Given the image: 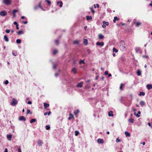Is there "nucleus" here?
Listing matches in <instances>:
<instances>
[{"instance_id":"1","label":"nucleus","mask_w":152,"mask_h":152,"mask_svg":"<svg viewBox=\"0 0 152 152\" xmlns=\"http://www.w3.org/2000/svg\"><path fill=\"white\" fill-rule=\"evenodd\" d=\"M127 45L123 41H121L120 42V48L122 51L126 50L127 49Z\"/></svg>"},{"instance_id":"2","label":"nucleus","mask_w":152,"mask_h":152,"mask_svg":"<svg viewBox=\"0 0 152 152\" xmlns=\"http://www.w3.org/2000/svg\"><path fill=\"white\" fill-rule=\"evenodd\" d=\"M12 0H3V3L6 5H10L11 4Z\"/></svg>"},{"instance_id":"3","label":"nucleus","mask_w":152,"mask_h":152,"mask_svg":"<svg viewBox=\"0 0 152 152\" xmlns=\"http://www.w3.org/2000/svg\"><path fill=\"white\" fill-rule=\"evenodd\" d=\"M18 103L17 100L15 98H13L12 99V102L11 104L12 106H14L16 104Z\"/></svg>"},{"instance_id":"4","label":"nucleus","mask_w":152,"mask_h":152,"mask_svg":"<svg viewBox=\"0 0 152 152\" xmlns=\"http://www.w3.org/2000/svg\"><path fill=\"white\" fill-rule=\"evenodd\" d=\"M7 15V12L6 11L4 10L1 12L0 13V15L2 16H5Z\"/></svg>"},{"instance_id":"5","label":"nucleus","mask_w":152,"mask_h":152,"mask_svg":"<svg viewBox=\"0 0 152 152\" xmlns=\"http://www.w3.org/2000/svg\"><path fill=\"white\" fill-rule=\"evenodd\" d=\"M136 53H141V52L140 50V48L138 47H136L135 49Z\"/></svg>"},{"instance_id":"6","label":"nucleus","mask_w":152,"mask_h":152,"mask_svg":"<svg viewBox=\"0 0 152 152\" xmlns=\"http://www.w3.org/2000/svg\"><path fill=\"white\" fill-rule=\"evenodd\" d=\"M43 143V142H42V140H38L37 144H38V145L39 146H41L42 145Z\"/></svg>"},{"instance_id":"7","label":"nucleus","mask_w":152,"mask_h":152,"mask_svg":"<svg viewBox=\"0 0 152 152\" xmlns=\"http://www.w3.org/2000/svg\"><path fill=\"white\" fill-rule=\"evenodd\" d=\"M96 44L97 45H99L100 47H102L104 45V43L103 42H96Z\"/></svg>"},{"instance_id":"8","label":"nucleus","mask_w":152,"mask_h":152,"mask_svg":"<svg viewBox=\"0 0 152 152\" xmlns=\"http://www.w3.org/2000/svg\"><path fill=\"white\" fill-rule=\"evenodd\" d=\"M83 82H81L78 84L77 86V87L81 88L83 86Z\"/></svg>"},{"instance_id":"9","label":"nucleus","mask_w":152,"mask_h":152,"mask_svg":"<svg viewBox=\"0 0 152 152\" xmlns=\"http://www.w3.org/2000/svg\"><path fill=\"white\" fill-rule=\"evenodd\" d=\"M19 120L20 121L23 120L25 121H26V119L23 116H22L19 117Z\"/></svg>"},{"instance_id":"10","label":"nucleus","mask_w":152,"mask_h":152,"mask_svg":"<svg viewBox=\"0 0 152 152\" xmlns=\"http://www.w3.org/2000/svg\"><path fill=\"white\" fill-rule=\"evenodd\" d=\"M146 87L148 90H150L152 88V85L151 84H147L146 85Z\"/></svg>"},{"instance_id":"11","label":"nucleus","mask_w":152,"mask_h":152,"mask_svg":"<svg viewBox=\"0 0 152 152\" xmlns=\"http://www.w3.org/2000/svg\"><path fill=\"white\" fill-rule=\"evenodd\" d=\"M125 134L126 137H130L131 135H130V133L127 131L125 132Z\"/></svg>"},{"instance_id":"12","label":"nucleus","mask_w":152,"mask_h":152,"mask_svg":"<svg viewBox=\"0 0 152 152\" xmlns=\"http://www.w3.org/2000/svg\"><path fill=\"white\" fill-rule=\"evenodd\" d=\"M97 141L98 143H103L104 142L103 140L102 139H99L97 140Z\"/></svg>"},{"instance_id":"13","label":"nucleus","mask_w":152,"mask_h":152,"mask_svg":"<svg viewBox=\"0 0 152 152\" xmlns=\"http://www.w3.org/2000/svg\"><path fill=\"white\" fill-rule=\"evenodd\" d=\"M7 137L8 140H11L12 137V135L11 134H7Z\"/></svg>"},{"instance_id":"14","label":"nucleus","mask_w":152,"mask_h":152,"mask_svg":"<svg viewBox=\"0 0 152 152\" xmlns=\"http://www.w3.org/2000/svg\"><path fill=\"white\" fill-rule=\"evenodd\" d=\"M57 4L58 5L59 4V6L60 7H62L63 3L62 2V1H58V2H57Z\"/></svg>"},{"instance_id":"15","label":"nucleus","mask_w":152,"mask_h":152,"mask_svg":"<svg viewBox=\"0 0 152 152\" xmlns=\"http://www.w3.org/2000/svg\"><path fill=\"white\" fill-rule=\"evenodd\" d=\"M128 121L129 123H134V120L132 118H131L129 119Z\"/></svg>"},{"instance_id":"16","label":"nucleus","mask_w":152,"mask_h":152,"mask_svg":"<svg viewBox=\"0 0 152 152\" xmlns=\"http://www.w3.org/2000/svg\"><path fill=\"white\" fill-rule=\"evenodd\" d=\"M18 11V10H14L13 11L12 13H13V16H14V17H15L16 15H15V13L16 12H17Z\"/></svg>"},{"instance_id":"17","label":"nucleus","mask_w":152,"mask_h":152,"mask_svg":"<svg viewBox=\"0 0 152 152\" xmlns=\"http://www.w3.org/2000/svg\"><path fill=\"white\" fill-rule=\"evenodd\" d=\"M49 106V104L48 103H44V107L45 109L47 107H48Z\"/></svg>"},{"instance_id":"18","label":"nucleus","mask_w":152,"mask_h":152,"mask_svg":"<svg viewBox=\"0 0 152 152\" xmlns=\"http://www.w3.org/2000/svg\"><path fill=\"white\" fill-rule=\"evenodd\" d=\"M108 115L109 117H113V112L110 111L108 113Z\"/></svg>"},{"instance_id":"19","label":"nucleus","mask_w":152,"mask_h":152,"mask_svg":"<svg viewBox=\"0 0 152 152\" xmlns=\"http://www.w3.org/2000/svg\"><path fill=\"white\" fill-rule=\"evenodd\" d=\"M137 74L138 76H140L141 74V72L140 70H138L137 72Z\"/></svg>"},{"instance_id":"20","label":"nucleus","mask_w":152,"mask_h":152,"mask_svg":"<svg viewBox=\"0 0 152 152\" xmlns=\"http://www.w3.org/2000/svg\"><path fill=\"white\" fill-rule=\"evenodd\" d=\"M140 111H139L138 112V114H136V112H135L134 114L135 115H136L137 117H140V115H139V114H140Z\"/></svg>"},{"instance_id":"21","label":"nucleus","mask_w":152,"mask_h":152,"mask_svg":"<svg viewBox=\"0 0 152 152\" xmlns=\"http://www.w3.org/2000/svg\"><path fill=\"white\" fill-rule=\"evenodd\" d=\"M83 43L84 44L86 45L88 44V40L87 39H84Z\"/></svg>"},{"instance_id":"22","label":"nucleus","mask_w":152,"mask_h":152,"mask_svg":"<svg viewBox=\"0 0 152 152\" xmlns=\"http://www.w3.org/2000/svg\"><path fill=\"white\" fill-rule=\"evenodd\" d=\"M86 20H91L92 19V17L91 16H86Z\"/></svg>"},{"instance_id":"23","label":"nucleus","mask_w":152,"mask_h":152,"mask_svg":"<svg viewBox=\"0 0 152 152\" xmlns=\"http://www.w3.org/2000/svg\"><path fill=\"white\" fill-rule=\"evenodd\" d=\"M134 23L136 24V26L137 27H138L139 26H140L141 24L140 22L135 23V22H134Z\"/></svg>"},{"instance_id":"24","label":"nucleus","mask_w":152,"mask_h":152,"mask_svg":"<svg viewBox=\"0 0 152 152\" xmlns=\"http://www.w3.org/2000/svg\"><path fill=\"white\" fill-rule=\"evenodd\" d=\"M145 104V102L143 101H141L140 102V104L141 106H143Z\"/></svg>"},{"instance_id":"25","label":"nucleus","mask_w":152,"mask_h":152,"mask_svg":"<svg viewBox=\"0 0 152 152\" xmlns=\"http://www.w3.org/2000/svg\"><path fill=\"white\" fill-rule=\"evenodd\" d=\"M118 20V18L117 17H114V19L113 20V22L114 23H115L116 20Z\"/></svg>"},{"instance_id":"26","label":"nucleus","mask_w":152,"mask_h":152,"mask_svg":"<svg viewBox=\"0 0 152 152\" xmlns=\"http://www.w3.org/2000/svg\"><path fill=\"white\" fill-rule=\"evenodd\" d=\"M79 43V41L78 40H76L73 42V44H78Z\"/></svg>"},{"instance_id":"27","label":"nucleus","mask_w":152,"mask_h":152,"mask_svg":"<svg viewBox=\"0 0 152 152\" xmlns=\"http://www.w3.org/2000/svg\"><path fill=\"white\" fill-rule=\"evenodd\" d=\"M50 114H51V112L50 111H49L48 112H46L45 113H44V115H46L47 114L48 115H49Z\"/></svg>"},{"instance_id":"28","label":"nucleus","mask_w":152,"mask_h":152,"mask_svg":"<svg viewBox=\"0 0 152 152\" xmlns=\"http://www.w3.org/2000/svg\"><path fill=\"white\" fill-rule=\"evenodd\" d=\"M36 120L35 119L32 118L31 120V121H30V122L31 123H32L33 122H36Z\"/></svg>"},{"instance_id":"29","label":"nucleus","mask_w":152,"mask_h":152,"mask_svg":"<svg viewBox=\"0 0 152 152\" xmlns=\"http://www.w3.org/2000/svg\"><path fill=\"white\" fill-rule=\"evenodd\" d=\"M77 69L75 68H73L72 69V71L74 73H76L77 72Z\"/></svg>"},{"instance_id":"30","label":"nucleus","mask_w":152,"mask_h":152,"mask_svg":"<svg viewBox=\"0 0 152 152\" xmlns=\"http://www.w3.org/2000/svg\"><path fill=\"white\" fill-rule=\"evenodd\" d=\"M113 51L114 52H115V53H116L117 52H118V50L117 49H116V48H113Z\"/></svg>"},{"instance_id":"31","label":"nucleus","mask_w":152,"mask_h":152,"mask_svg":"<svg viewBox=\"0 0 152 152\" xmlns=\"http://www.w3.org/2000/svg\"><path fill=\"white\" fill-rule=\"evenodd\" d=\"M58 52V50L57 49L55 50L53 52V55H55L56 53H57Z\"/></svg>"},{"instance_id":"32","label":"nucleus","mask_w":152,"mask_h":152,"mask_svg":"<svg viewBox=\"0 0 152 152\" xmlns=\"http://www.w3.org/2000/svg\"><path fill=\"white\" fill-rule=\"evenodd\" d=\"M145 94V93L144 92H140L139 94V95L141 96V95L144 96Z\"/></svg>"},{"instance_id":"33","label":"nucleus","mask_w":152,"mask_h":152,"mask_svg":"<svg viewBox=\"0 0 152 152\" xmlns=\"http://www.w3.org/2000/svg\"><path fill=\"white\" fill-rule=\"evenodd\" d=\"M84 60L80 61L79 62V64H81L82 63H83L84 64H85V62H84Z\"/></svg>"},{"instance_id":"34","label":"nucleus","mask_w":152,"mask_h":152,"mask_svg":"<svg viewBox=\"0 0 152 152\" xmlns=\"http://www.w3.org/2000/svg\"><path fill=\"white\" fill-rule=\"evenodd\" d=\"M79 111L78 110H76L74 112V113L75 115H77L79 112Z\"/></svg>"},{"instance_id":"35","label":"nucleus","mask_w":152,"mask_h":152,"mask_svg":"<svg viewBox=\"0 0 152 152\" xmlns=\"http://www.w3.org/2000/svg\"><path fill=\"white\" fill-rule=\"evenodd\" d=\"M55 43L56 45H58L59 43V42L58 39H56L55 41Z\"/></svg>"},{"instance_id":"36","label":"nucleus","mask_w":152,"mask_h":152,"mask_svg":"<svg viewBox=\"0 0 152 152\" xmlns=\"http://www.w3.org/2000/svg\"><path fill=\"white\" fill-rule=\"evenodd\" d=\"M75 135L76 136H77L78 135V134H79V132L78 131H75Z\"/></svg>"},{"instance_id":"37","label":"nucleus","mask_w":152,"mask_h":152,"mask_svg":"<svg viewBox=\"0 0 152 152\" xmlns=\"http://www.w3.org/2000/svg\"><path fill=\"white\" fill-rule=\"evenodd\" d=\"M102 23H104L106 26H108L109 24V23L108 22H106L105 21H103Z\"/></svg>"},{"instance_id":"38","label":"nucleus","mask_w":152,"mask_h":152,"mask_svg":"<svg viewBox=\"0 0 152 152\" xmlns=\"http://www.w3.org/2000/svg\"><path fill=\"white\" fill-rule=\"evenodd\" d=\"M45 1L49 5H50L51 4V2L49 0H45Z\"/></svg>"},{"instance_id":"39","label":"nucleus","mask_w":152,"mask_h":152,"mask_svg":"<svg viewBox=\"0 0 152 152\" xmlns=\"http://www.w3.org/2000/svg\"><path fill=\"white\" fill-rule=\"evenodd\" d=\"M121 140H120L119 138H117L116 139V141L117 142H121Z\"/></svg>"},{"instance_id":"40","label":"nucleus","mask_w":152,"mask_h":152,"mask_svg":"<svg viewBox=\"0 0 152 152\" xmlns=\"http://www.w3.org/2000/svg\"><path fill=\"white\" fill-rule=\"evenodd\" d=\"M104 37L101 34H100L99 35V38H103Z\"/></svg>"},{"instance_id":"41","label":"nucleus","mask_w":152,"mask_h":152,"mask_svg":"<svg viewBox=\"0 0 152 152\" xmlns=\"http://www.w3.org/2000/svg\"><path fill=\"white\" fill-rule=\"evenodd\" d=\"M16 42L18 44H20L21 42V40L19 39H18L16 40Z\"/></svg>"},{"instance_id":"42","label":"nucleus","mask_w":152,"mask_h":152,"mask_svg":"<svg viewBox=\"0 0 152 152\" xmlns=\"http://www.w3.org/2000/svg\"><path fill=\"white\" fill-rule=\"evenodd\" d=\"M45 128L47 130H49L50 128V127L49 126L47 125L46 126Z\"/></svg>"},{"instance_id":"43","label":"nucleus","mask_w":152,"mask_h":152,"mask_svg":"<svg viewBox=\"0 0 152 152\" xmlns=\"http://www.w3.org/2000/svg\"><path fill=\"white\" fill-rule=\"evenodd\" d=\"M23 32L22 31H19L18 33V35H20L21 34H22V33H23Z\"/></svg>"},{"instance_id":"44","label":"nucleus","mask_w":152,"mask_h":152,"mask_svg":"<svg viewBox=\"0 0 152 152\" xmlns=\"http://www.w3.org/2000/svg\"><path fill=\"white\" fill-rule=\"evenodd\" d=\"M90 9L91 10V12L93 13H94L95 12V11L93 9V8L92 7H91L90 8Z\"/></svg>"},{"instance_id":"45","label":"nucleus","mask_w":152,"mask_h":152,"mask_svg":"<svg viewBox=\"0 0 152 152\" xmlns=\"http://www.w3.org/2000/svg\"><path fill=\"white\" fill-rule=\"evenodd\" d=\"M27 114L29 113H30V114H31V113L30 110L29 109L27 110Z\"/></svg>"},{"instance_id":"46","label":"nucleus","mask_w":152,"mask_h":152,"mask_svg":"<svg viewBox=\"0 0 152 152\" xmlns=\"http://www.w3.org/2000/svg\"><path fill=\"white\" fill-rule=\"evenodd\" d=\"M103 24L102 26V27L103 28H106V25H105V23H102Z\"/></svg>"},{"instance_id":"47","label":"nucleus","mask_w":152,"mask_h":152,"mask_svg":"<svg viewBox=\"0 0 152 152\" xmlns=\"http://www.w3.org/2000/svg\"><path fill=\"white\" fill-rule=\"evenodd\" d=\"M5 31L7 33H9L10 32V30L7 29Z\"/></svg>"},{"instance_id":"48","label":"nucleus","mask_w":152,"mask_h":152,"mask_svg":"<svg viewBox=\"0 0 152 152\" xmlns=\"http://www.w3.org/2000/svg\"><path fill=\"white\" fill-rule=\"evenodd\" d=\"M142 57L143 58H148V56H146V55H143L142 56Z\"/></svg>"},{"instance_id":"49","label":"nucleus","mask_w":152,"mask_h":152,"mask_svg":"<svg viewBox=\"0 0 152 152\" xmlns=\"http://www.w3.org/2000/svg\"><path fill=\"white\" fill-rule=\"evenodd\" d=\"M8 83H9V81L8 80H6V81L4 82V83L6 85Z\"/></svg>"},{"instance_id":"50","label":"nucleus","mask_w":152,"mask_h":152,"mask_svg":"<svg viewBox=\"0 0 152 152\" xmlns=\"http://www.w3.org/2000/svg\"><path fill=\"white\" fill-rule=\"evenodd\" d=\"M123 85V84L122 83L121 84L120 86V89L122 90V87Z\"/></svg>"},{"instance_id":"51","label":"nucleus","mask_w":152,"mask_h":152,"mask_svg":"<svg viewBox=\"0 0 152 152\" xmlns=\"http://www.w3.org/2000/svg\"><path fill=\"white\" fill-rule=\"evenodd\" d=\"M27 103L29 104H32V102H31V101H28V103Z\"/></svg>"},{"instance_id":"52","label":"nucleus","mask_w":152,"mask_h":152,"mask_svg":"<svg viewBox=\"0 0 152 152\" xmlns=\"http://www.w3.org/2000/svg\"><path fill=\"white\" fill-rule=\"evenodd\" d=\"M108 72L107 71H105L104 72V75H107L108 74Z\"/></svg>"},{"instance_id":"53","label":"nucleus","mask_w":152,"mask_h":152,"mask_svg":"<svg viewBox=\"0 0 152 152\" xmlns=\"http://www.w3.org/2000/svg\"><path fill=\"white\" fill-rule=\"evenodd\" d=\"M14 24L15 25H16V26H17V25H18V24L16 22H14Z\"/></svg>"},{"instance_id":"54","label":"nucleus","mask_w":152,"mask_h":152,"mask_svg":"<svg viewBox=\"0 0 152 152\" xmlns=\"http://www.w3.org/2000/svg\"><path fill=\"white\" fill-rule=\"evenodd\" d=\"M87 52L88 53L90 54L91 53V51L89 49H88L87 50Z\"/></svg>"},{"instance_id":"55","label":"nucleus","mask_w":152,"mask_h":152,"mask_svg":"<svg viewBox=\"0 0 152 152\" xmlns=\"http://www.w3.org/2000/svg\"><path fill=\"white\" fill-rule=\"evenodd\" d=\"M56 65H54L53 66V68L54 69H56Z\"/></svg>"},{"instance_id":"56","label":"nucleus","mask_w":152,"mask_h":152,"mask_svg":"<svg viewBox=\"0 0 152 152\" xmlns=\"http://www.w3.org/2000/svg\"><path fill=\"white\" fill-rule=\"evenodd\" d=\"M23 23L24 24H26L27 23V21H24L23 22Z\"/></svg>"},{"instance_id":"57","label":"nucleus","mask_w":152,"mask_h":152,"mask_svg":"<svg viewBox=\"0 0 152 152\" xmlns=\"http://www.w3.org/2000/svg\"><path fill=\"white\" fill-rule=\"evenodd\" d=\"M5 41L7 42L9 41V39H4Z\"/></svg>"},{"instance_id":"58","label":"nucleus","mask_w":152,"mask_h":152,"mask_svg":"<svg viewBox=\"0 0 152 152\" xmlns=\"http://www.w3.org/2000/svg\"><path fill=\"white\" fill-rule=\"evenodd\" d=\"M18 152H22L20 149L19 148L18 149Z\"/></svg>"},{"instance_id":"59","label":"nucleus","mask_w":152,"mask_h":152,"mask_svg":"<svg viewBox=\"0 0 152 152\" xmlns=\"http://www.w3.org/2000/svg\"><path fill=\"white\" fill-rule=\"evenodd\" d=\"M4 152H8L7 149V148L5 149Z\"/></svg>"},{"instance_id":"60","label":"nucleus","mask_w":152,"mask_h":152,"mask_svg":"<svg viewBox=\"0 0 152 152\" xmlns=\"http://www.w3.org/2000/svg\"><path fill=\"white\" fill-rule=\"evenodd\" d=\"M96 6L98 8L99 7V4H96Z\"/></svg>"},{"instance_id":"61","label":"nucleus","mask_w":152,"mask_h":152,"mask_svg":"<svg viewBox=\"0 0 152 152\" xmlns=\"http://www.w3.org/2000/svg\"><path fill=\"white\" fill-rule=\"evenodd\" d=\"M108 76L109 77H110L112 76V75H111V74H108Z\"/></svg>"},{"instance_id":"62","label":"nucleus","mask_w":152,"mask_h":152,"mask_svg":"<svg viewBox=\"0 0 152 152\" xmlns=\"http://www.w3.org/2000/svg\"><path fill=\"white\" fill-rule=\"evenodd\" d=\"M12 54L13 55H14L15 56H16V54L15 53H13V52L12 53Z\"/></svg>"},{"instance_id":"63","label":"nucleus","mask_w":152,"mask_h":152,"mask_svg":"<svg viewBox=\"0 0 152 152\" xmlns=\"http://www.w3.org/2000/svg\"><path fill=\"white\" fill-rule=\"evenodd\" d=\"M10 31L12 33H13L14 32V30H10Z\"/></svg>"},{"instance_id":"64","label":"nucleus","mask_w":152,"mask_h":152,"mask_svg":"<svg viewBox=\"0 0 152 152\" xmlns=\"http://www.w3.org/2000/svg\"><path fill=\"white\" fill-rule=\"evenodd\" d=\"M58 75V74L57 73H56L55 74V76L56 77H57Z\"/></svg>"}]
</instances>
